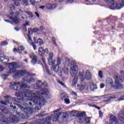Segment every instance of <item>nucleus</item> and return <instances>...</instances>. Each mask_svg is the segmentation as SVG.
I'll list each match as a JSON object with an SVG mask.
<instances>
[{"instance_id":"obj_1","label":"nucleus","mask_w":124,"mask_h":124,"mask_svg":"<svg viewBox=\"0 0 124 124\" xmlns=\"http://www.w3.org/2000/svg\"><path fill=\"white\" fill-rule=\"evenodd\" d=\"M34 82V78L31 77H25L23 78V82H16L13 85L14 90H16L15 95L17 97H21V100H29L30 105H44L46 101L44 96L49 95V91L45 88L43 89L39 92L37 91H31L26 89L27 83Z\"/></svg>"},{"instance_id":"obj_2","label":"nucleus","mask_w":124,"mask_h":124,"mask_svg":"<svg viewBox=\"0 0 124 124\" xmlns=\"http://www.w3.org/2000/svg\"><path fill=\"white\" fill-rule=\"evenodd\" d=\"M7 112H8V109L6 108H4L2 104L0 102V121L2 122L1 124L0 123V124H8L9 122H11V123H14V122H17V121H18L17 117L14 115H12L8 119L2 114V113L6 114Z\"/></svg>"},{"instance_id":"obj_3","label":"nucleus","mask_w":124,"mask_h":124,"mask_svg":"<svg viewBox=\"0 0 124 124\" xmlns=\"http://www.w3.org/2000/svg\"><path fill=\"white\" fill-rule=\"evenodd\" d=\"M119 73L121 76L117 75L114 77L115 85H113V88L117 90H119V89H123L124 88V85H123L120 82H121L122 83H124V71L121 70Z\"/></svg>"},{"instance_id":"obj_4","label":"nucleus","mask_w":124,"mask_h":124,"mask_svg":"<svg viewBox=\"0 0 124 124\" xmlns=\"http://www.w3.org/2000/svg\"><path fill=\"white\" fill-rule=\"evenodd\" d=\"M78 76L80 78L81 82H84V80L90 81L92 79V74L89 71H86L85 72L78 73Z\"/></svg>"},{"instance_id":"obj_5","label":"nucleus","mask_w":124,"mask_h":124,"mask_svg":"<svg viewBox=\"0 0 124 124\" xmlns=\"http://www.w3.org/2000/svg\"><path fill=\"white\" fill-rule=\"evenodd\" d=\"M16 99L15 98H12L10 96H7L6 97L5 101H0L1 104L3 105H7V104H16Z\"/></svg>"},{"instance_id":"obj_6","label":"nucleus","mask_w":124,"mask_h":124,"mask_svg":"<svg viewBox=\"0 0 124 124\" xmlns=\"http://www.w3.org/2000/svg\"><path fill=\"white\" fill-rule=\"evenodd\" d=\"M19 109H21V112L18 113L19 116H20L21 117H23L24 116V113H27V112H29V111H31V110H32V109L31 108H29L28 107V104L26 105H21L19 106Z\"/></svg>"},{"instance_id":"obj_7","label":"nucleus","mask_w":124,"mask_h":124,"mask_svg":"<svg viewBox=\"0 0 124 124\" xmlns=\"http://www.w3.org/2000/svg\"><path fill=\"white\" fill-rule=\"evenodd\" d=\"M16 65H17V63H16L15 62H13L12 63L7 64V66L8 67L7 73L9 74L13 73V72L15 71V68L17 67Z\"/></svg>"},{"instance_id":"obj_8","label":"nucleus","mask_w":124,"mask_h":124,"mask_svg":"<svg viewBox=\"0 0 124 124\" xmlns=\"http://www.w3.org/2000/svg\"><path fill=\"white\" fill-rule=\"evenodd\" d=\"M78 70L79 68H78V66L75 65H72L70 71V74L72 75V76H73V77H76Z\"/></svg>"},{"instance_id":"obj_9","label":"nucleus","mask_w":124,"mask_h":124,"mask_svg":"<svg viewBox=\"0 0 124 124\" xmlns=\"http://www.w3.org/2000/svg\"><path fill=\"white\" fill-rule=\"evenodd\" d=\"M21 1L22 4L23 5H29V2H30L31 4L32 5H34L35 4V2H41V0H20ZM28 0L29 2H28Z\"/></svg>"},{"instance_id":"obj_10","label":"nucleus","mask_w":124,"mask_h":124,"mask_svg":"<svg viewBox=\"0 0 124 124\" xmlns=\"http://www.w3.org/2000/svg\"><path fill=\"white\" fill-rule=\"evenodd\" d=\"M25 74H26V71L23 70H18L15 72L13 77L14 78H15V79H17V78H19V77L24 76Z\"/></svg>"},{"instance_id":"obj_11","label":"nucleus","mask_w":124,"mask_h":124,"mask_svg":"<svg viewBox=\"0 0 124 124\" xmlns=\"http://www.w3.org/2000/svg\"><path fill=\"white\" fill-rule=\"evenodd\" d=\"M53 58H54V54L52 52L49 53L47 59L48 63L49 65H53L56 63V61L53 60Z\"/></svg>"},{"instance_id":"obj_12","label":"nucleus","mask_w":124,"mask_h":124,"mask_svg":"<svg viewBox=\"0 0 124 124\" xmlns=\"http://www.w3.org/2000/svg\"><path fill=\"white\" fill-rule=\"evenodd\" d=\"M30 59H31L32 60L31 61V63L33 64V65H34L37 62V57L34 55L33 53H31L30 55Z\"/></svg>"},{"instance_id":"obj_13","label":"nucleus","mask_w":124,"mask_h":124,"mask_svg":"<svg viewBox=\"0 0 124 124\" xmlns=\"http://www.w3.org/2000/svg\"><path fill=\"white\" fill-rule=\"evenodd\" d=\"M51 69L56 73H62V67L58 65L53 66Z\"/></svg>"},{"instance_id":"obj_14","label":"nucleus","mask_w":124,"mask_h":124,"mask_svg":"<svg viewBox=\"0 0 124 124\" xmlns=\"http://www.w3.org/2000/svg\"><path fill=\"white\" fill-rule=\"evenodd\" d=\"M110 120L109 124H118V119L115 116L112 114L110 115Z\"/></svg>"},{"instance_id":"obj_15","label":"nucleus","mask_w":124,"mask_h":124,"mask_svg":"<svg viewBox=\"0 0 124 124\" xmlns=\"http://www.w3.org/2000/svg\"><path fill=\"white\" fill-rule=\"evenodd\" d=\"M46 7L48 10H52V9H55L57 7V4L52 3H47L46 5Z\"/></svg>"},{"instance_id":"obj_16","label":"nucleus","mask_w":124,"mask_h":124,"mask_svg":"<svg viewBox=\"0 0 124 124\" xmlns=\"http://www.w3.org/2000/svg\"><path fill=\"white\" fill-rule=\"evenodd\" d=\"M28 40V42L30 44V45H31L32 46L34 50H36V46L35 45H34V43L32 42V39H31V37L30 35V34L27 35Z\"/></svg>"},{"instance_id":"obj_17","label":"nucleus","mask_w":124,"mask_h":124,"mask_svg":"<svg viewBox=\"0 0 124 124\" xmlns=\"http://www.w3.org/2000/svg\"><path fill=\"white\" fill-rule=\"evenodd\" d=\"M77 89L79 90V91H83V90H88L89 89V85L88 84H85L82 85L78 84L77 85Z\"/></svg>"},{"instance_id":"obj_18","label":"nucleus","mask_w":124,"mask_h":124,"mask_svg":"<svg viewBox=\"0 0 124 124\" xmlns=\"http://www.w3.org/2000/svg\"><path fill=\"white\" fill-rule=\"evenodd\" d=\"M106 86H113L114 85V80L110 78H107L106 79Z\"/></svg>"},{"instance_id":"obj_19","label":"nucleus","mask_w":124,"mask_h":124,"mask_svg":"<svg viewBox=\"0 0 124 124\" xmlns=\"http://www.w3.org/2000/svg\"><path fill=\"white\" fill-rule=\"evenodd\" d=\"M25 50V47L22 45H20L19 46V47L17 48V49L16 48H15L13 50L14 53H19V54L21 53L20 52V50L21 51H24Z\"/></svg>"},{"instance_id":"obj_20","label":"nucleus","mask_w":124,"mask_h":124,"mask_svg":"<svg viewBox=\"0 0 124 124\" xmlns=\"http://www.w3.org/2000/svg\"><path fill=\"white\" fill-rule=\"evenodd\" d=\"M34 41L36 44H38L39 46H42V45L44 44L43 40H42L41 38H38L37 40H36V39L34 38Z\"/></svg>"},{"instance_id":"obj_21","label":"nucleus","mask_w":124,"mask_h":124,"mask_svg":"<svg viewBox=\"0 0 124 124\" xmlns=\"http://www.w3.org/2000/svg\"><path fill=\"white\" fill-rule=\"evenodd\" d=\"M43 62L45 64V66H43L44 71H46V73L48 74V75H51V73H50V71H49V69L48 68V66L45 65V62H46V60L44 59H43Z\"/></svg>"},{"instance_id":"obj_22","label":"nucleus","mask_w":124,"mask_h":124,"mask_svg":"<svg viewBox=\"0 0 124 124\" xmlns=\"http://www.w3.org/2000/svg\"><path fill=\"white\" fill-rule=\"evenodd\" d=\"M9 18L12 20L13 23H14V24H19V23H20L21 22V20L18 18H17V17L16 18H13L11 16H10L9 17Z\"/></svg>"},{"instance_id":"obj_23","label":"nucleus","mask_w":124,"mask_h":124,"mask_svg":"<svg viewBox=\"0 0 124 124\" xmlns=\"http://www.w3.org/2000/svg\"><path fill=\"white\" fill-rule=\"evenodd\" d=\"M77 121L79 124H83L85 122V117L78 116L77 118Z\"/></svg>"},{"instance_id":"obj_24","label":"nucleus","mask_w":124,"mask_h":124,"mask_svg":"<svg viewBox=\"0 0 124 124\" xmlns=\"http://www.w3.org/2000/svg\"><path fill=\"white\" fill-rule=\"evenodd\" d=\"M29 34H31V32H39V29L37 28H34L31 31V29L30 28L28 29Z\"/></svg>"},{"instance_id":"obj_25","label":"nucleus","mask_w":124,"mask_h":124,"mask_svg":"<svg viewBox=\"0 0 124 124\" xmlns=\"http://www.w3.org/2000/svg\"><path fill=\"white\" fill-rule=\"evenodd\" d=\"M97 89V87L96 86V84L94 83H91L90 84V90L91 91H94V90H96Z\"/></svg>"},{"instance_id":"obj_26","label":"nucleus","mask_w":124,"mask_h":124,"mask_svg":"<svg viewBox=\"0 0 124 124\" xmlns=\"http://www.w3.org/2000/svg\"><path fill=\"white\" fill-rule=\"evenodd\" d=\"M38 53L40 56H43L44 55V49L43 47H39L38 48Z\"/></svg>"},{"instance_id":"obj_27","label":"nucleus","mask_w":124,"mask_h":124,"mask_svg":"<svg viewBox=\"0 0 124 124\" xmlns=\"http://www.w3.org/2000/svg\"><path fill=\"white\" fill-rule=\"evenodd\" d=\"M116 7H118V8H120V7H121V5H120V6H118L116 5V2H114L109 6L110 9H115Z\"/></svg>"},{"instance_id":"obj_28","label":"nucleus","mask_w":124,"mask_h":124,"mask_svg":"<svg viewBox=\"0 0 124 124\" xmlns=\"http://www.w3.org/2000/svg\"><path fill=\"white\" fill-rule=\"evenodd\" d=\"M10 7L11 10L9 11V13L10 14H11V15H13V14H14V13L13 12V11H12V10H14V9H15V6H14V5H11Z\"/></svg>"},{"instance_id":"obj_29","label":"nucleus","mask_w":124,"mask_h":124,"mask_svg":"<svg viewBox=\"0 0 124 124\" xmlns=\"http://www.w3.org/2000/svg\"><path fill=\"white\" fill-rule=\"evenodd\" d=\"M3 61H7L8 62V57L7 56H3L0 58V62H3Z\"/></svg>"},{"instance_id":"obj_30","label":"nucleus","mask_w":124,"mask_h":124,"mask_svg":"<svg viewBox=\"0 0 124 124\" xmlns=\"http://www.w3.org/2000/svg\"><path fill=\"white\" fill-rule=\"evenodd\" d=\"M28 26H30V24L28 22H26V24L23 25L22 28L24 30V31H28L27 30V27H28Z\"/></svg>"},{"instance_id":"obj_31","label":"nucleus","mask_w":124,"mask_h":124,"mask_svg":"<svg viewBox=\"0 0 124 124\" xmlns=\"http://www.w3.org/2000/svg\"><path fill=\"white\" fill-rule=\"evenodd\" d=\"M67 95L65 93H61L60 94V97L62 100L65 99V98H67Z\"/></svg>"},{"instance_id":"obj_32","label":"nucleus","mask_w":124,"mask_h":124,"mask_svg":"<svg viewBox=\"0 0 124 124\" xmlns=\"http://www.w3.org/2000/svg\"><path fill=\"white\" fill-rule=\"evenodd\" d=\"M60 64H62V59L60 57H58L57 60L56 65L60 66Z\"/></svg>"},{"instance_id":"obj_33","label":"nucleus","mask_w":124,"mask_h":124,"mask_svg":"<svg viewBox=\"0 0 124 124\" xmlns=\"http://www.w3.org/2000/svg\"><path fill=\"white\" fill-rule=\"evenodd\" d=\"M78 81V79H77V77H75L73 80V82H72V85L73 86H75V85H76L77 84V82Z\"/></svg>"},{"instance_id":"obj_34","label":"nucleus","mask_w":124,"mask_h":124,"mask_svg":"<svg viewBox=\"0 0 124 124\" xmlns=\"http://www.w3.org/2000/svg\"><path fill=\"white\" fill-rule=\"evenodd\" d=\"M115 5H117V6H120V7L119 8L118 7H116V9H121V8H122V7H123V6H124V5L121 3H116L115 2Z\"/></svg>"},{"instance_id":"obj_35","label":"nucleus","mask_w":124,"mask_h":124,"mask_svg":"<svg viewBox=\"0 0 124 124\" xmlns=\"http://www.w3.org/2000/svg\"><path fill=\"white\" fill-rule=\"evenodd\" d=\"M62 71H63L65 74H68V72H69L68 69L67 68H64L63 69H62Z\"/></svg>"},{"instance_id":"obj_36","label":"nucleus","mask_w":124,"mask_h":124,"mask_svg":"<svg viewBox=\"0 0 124 124\" xmlns=\"http://www.w3.org/2000/svg\"><path fill=\"white\" fill-rule=\"evenodd\" d=\"M84 120H85L84 122H85L86 124H88L90 123V122H91V118L90 117H84Z\"/></svg>"},{"instance_id":"obj_37","label":"nucleus","mask_w":124,"mask_h":124,"mask_svg":"<svg viewBox=\"0 0 124 124\" xmlns=\"http://www.w3.org/2000/svg\"><path fill=\"white\" fill-rule=\"evenodd\" d=\"M64 100L66 104H69V103H70V100H69L68 98H65L64 99Z\"/></svg>"},{"instance_id":"obj_38","label":"nucleus","mask_w":124,"mask_h":124,"mask_svg":"<svg viewBox=\"0 0 124 124\" xmlns=\"http://www.w3.org/2000/svg\"><path fill=\"white\" fill-rule=\"evenodd\" d=\"M39 88H41V86L39 84H35L34 85V88L36 90L37 89H39Z\"/></svg>"},{"instance_id":"obj_39","label":"nucleus","mask_w":124,"mask_h":124,"mask_svg":"<svg viewBox=\"0 0 124 124\" xmlns=\"http://www.w3.org/2000/svg\"><path fill=\"white\" fill-rule=\"evenodd\" d=\"M86 115V112H83L78 113V117H85V115Z\"/></svg>"},{"instance_id":"obj_40","label":"nucleus","mask_w":124,"mask_h":124,"mask_svg":"<svg viewBox=\"0 0 124 124\" xmlns=\"http://www.w3.org/2000/svg\"><path fill=\"white\" fill-rule=\"evenodd\" d=\"M65 62L66 65H68V64H69V63H70L69 59L68 58H65Z\"/></svg>"},{"instance_id":"obj_41","label":"nucleus","mask_w":124,"mask_h":124,"mask_svg":"<svg viewBox=\"0 0 124 124\" xmlns=\"http://www.w3.org/2000/svg\"><path fill=\"white\" fill-rule=\"evenodd\" d=\"M8 43L6 41L2 42L0 43L1 46H5V45H7Z\"/></svg>"},{"instance_id":"obj_42","label":"nucleus","mask_w":124,"mask_h":124,"mask_svg":"<svg viewBox=\"0 0 124 124\" xmlns=\"http://www.w3.org/2000/svg\"><path fill=\"white\" fill-rule=\"evenodd\" d=\"M102 74H103L102 71H99V73H98V76H99V77H100V78H103V77L102 76Z\"/></svg>"},{"instance_id":"obj_43","label":"nucleus","mask_w":124,"mask_h":124,"mask_svg":"<svg viewBox=\"0 0 124 124\" xmlns=\"http://www.w3.org/2000/svg\"><path fill=\"white\" fill-rule=\"evenodd\" d=\"M107 97V95H104L102 96H99V99H102L103 98H106Z\"/></svg>"},{"instance_id":"obj_44","label":"nucleus","mask_w":124,"mask_h":124,"mask_svg":"<svg viewBox=\"0 0 124 124\" xmlns=\"http://www.w3.org/2000/svg\"><path fill=\"white\" fill-rule=\"evenodd\" d=\"M14 4L16 5V6H20V2L18 1H16L14 2Z\"/></svg>"},{"instance_id":"obj_45","label":"nucleus","mask_w":124,"mask_h":124,"mask_svg":"<svg viewBox=\"0 0 124 124\" xmlns=\"http://www.w3.org/2000/svg\"><path fill=\"white\" fill-rule=\"evenodd\" d=\"M26 13H27V14H28V15L29 16V17L30 18H32V17H33V15H32V14L31 13V12H27Z\"/></svg>"},{"instance_id":"obj_46","label":"nucleus","mask_w":124,"mask_h":124,"mask_svg":"<svg viewBox=\"0 0 124 124\" xmlns=\"http://www.w3.org/2000/svg\"><path fill=\"white\" fill-rule=\"evenodd\" d=\"M109 98L112 99H114V98H116L118 97V95H113L112 96H109Z\"/></svg>"},{"instance_id":"obj_47","label":"nucleus","mask_w":124,"mask_h":124,"mask_svg":"<svg viewBox=\"0 0 124 124\" xmlns=\"http://www.w3.org/2000/svg\"><path fill=\"white\" fill-rule=\"evenodd\" d=\"M58 82L59 83V84H60V85H61V86H62V87H65V85H64V84L63 83H62V82L58 80Z\"/></svg>"},{"instance_id":"obj_48","label":"nucleus","mask_w":124,"mask_h":124,"mask_svg":"<svg viewBox=\"0 0 124 124\" xmlns=\"http://www.w3.org/2000/svg\"><path fill=\"white\" fill-rule=\"evenodd\" d=\"M115 0H104V1H105L107 3H110V2H112V1H114Z\"/></svg>"},{"instance_id":"obj_49","label":"nucleus","mask_w":124,"mask_h":124,"mask_svg":"<svg viewBox=\"0 0 124 124\" xmlns=\"http://www.w3.org/2000/svg\"><path fill=\"white\" fill-rule=\"evenodd\" d=\"M21 20H25L24 22H26V21H27V16H22L21 17Z\"/></svg>"},{"instance_id":"obj_50","label":"nucleus","mask_w":124,"mask_h":124,"mask_svg":"<svg viewBox=\"0 0 124 124\" xmlns=\"http://www.w3.org/2000/svg\"><path fill=\"white\" fill-rule=\"evenodd\" d=\"M99 114L100 118H102L103 117V113H102V111L100 110L99 111Z\"/></svg>"},{"instance_id":"obj_51","label":"nucleus","mask_w":124,"mask_h":124,"mask_svg":"<svg viewBox=\"0 0 124 124\" xmlns=\"http://www.w3.org/2000/svg\"><path fill=\"white\" fill-rule=\"evenodd\" d=\"M74 1V0H67V3H72Z\"/></svg>"},{"instance_id":"obj_52","label":"nucleus","mask_w":124,"mask_h":124,"mask_svg":"<svg viewBox=\"0 0 124 124\" xmlns=\"http://www.w3.org/2000/svg\"><path fill=\"white\" fill-rule=\"evenodd\" d=\"M43 30H44V29L43 28V27L41 26L40 28V29H39V32H42V31H43Z\"/></svg>"},{"instance_id":"obj_53","label":"nucleus","mask_w":124,"mask_h":124,"mask_svg":"<svg viewBox=\"0 0 124 124\" xmlns=\"http://www.w3.org/2000/svg\"><path fill=\"white\" fill-rule=\"evenodd\" d=\"M40 9H42V10H43V9H45L46 6H40L39 7Z\"/></svg>"},{"instance_id":"obj_54","label":"nucleus","mask_w":124,"mask_h":124,"mask_svg":"<svg viewBox=\"0 0 124 124\" xmlns=\"http://www.w3.org/2000/svg\"><path fill=\"white\" fill-rule=\"evenodd\" d=\"M104 87H105V85L104 84L102 83L100 84L101 89H103V88H104Z\"/></svg>"},{"instance_id":"obj_55","label":"nucleus","mask_w":124,"mask_h":124,"mask_svg":"<svg viewBox=\"0 0 124 124\" xmlns=\"http://www.w3.org/2000/svg\"><path fill=\"white\" fill-rule=\"evenodd\" d=\"M44 51V53H46V54H48L49 53V51H48V48H46Z\"/></svg>"},{"instance_id":"obj_56","label":"nucleus","mask_w":124,"mask_h":124,"mask_svg":"<svg viewBox=\"0 0 124 124\" xmlns=\"http://www.w3.org/2000/svg\"><path fill=\"white\" fill-rule=\"evenodd\" d=\"M3 67L2 66H0V71H3Z\"/></svg>"},{"instance_id":"obj_57","label":"nucleus","mask_w":124,"mask_h":124,"mask_svg":"<svg viewBox=\"0 0 124 124\" xmlns=\"http://www.w3.org/2000/svg\"><path fill=\"white\" fill-rule=\"evenodd\" d=\"M35 14L37 16V17H38V18H39V14H38V13L35 12Z\"/></svg>"},{"instance_id":"obj_58","label":"nucleus","mask_w":124,"mask_h":124,"mask_svg":"<svg viewBox=\"0 0 124 124\" xmlns=\"http://www.w3.org/2000/svg\"><path fill=\"white\" fill-rule=\"evenodd\" d=\"M52 40L53 41L54 44H55V45L57 46V43H56V42H55V38H53Z\"/></svg>"},{"instance_id":"obj_59","label":"nucleus","mask_w":124,"mask_h":124,"mask_svg":"<svg viewBox=\"0 0 124 124\" xmlns=\"http://www.w3.org/2000/svg\"><path fill=\"white\" fill-rule=\"evenodd\" d=\"M88 106H89V107H94V106L93 105H92L91 104H89Z\"/></svg>"},{"instance_id":"obj_60","label":"nucleus","mask_w":124,"mask_h":124,"mask_svg":"<svg viewBox=\"0 0 124 124\" xmlns=\"http://www.w3.org/2000/svg\"><path fill=\"white\" fill-rule=\"evenodd\" d=\"M15 30L16 31H19V28L16 27L15 28Z\"/></svg>"},{"instance_id":"obj_61","label":"nucleus","mask_w":124,"mask_h":124,"mask_svg":"<svg viewBox=\"0 0 124 124\" xmlns=\"http://www.w3.org/2000/svg\"><path fill=\"white\" fill-rule=\"evenodd\" d=\"M59 111H61V109H58L55 110L54 112H55V113H57V112H59Z\"/></svg>"},{"instance_id":"obj_62","label":"nucleus","mask_w":124,"mask_h":124,"mask_svg":"<svg viewBox=\"0 0 124 124\" xmlns=\"http://www.w3.org/2000/svg\"><path fill=\"white\" fill-rule=\"evenodd\" d=\"M24 54L25 55H27L28 54V51H24Z\"/></svg>"},{"instance_id":"obj_63","label":"nucleus","mask_w":124,"mask_h":124,"mask_svg":"<svg viewBox=\"0 0 124 124\" xmlns=\"http://www.w3.org/2000/svg\"><path fill=\"white\" fill-rule=\"evenodd\" d=\"M72 113L74 114V113H76V111L75 110H73V111H72Z\"/></svg>"},{"instance_id":"obj_64","label":"nucleus","mask_w":124,"mask_h":124,"mask_svg":"<svg viewBox=\"0 0 124 124\" xmlns=\"http://www.w3.org/2000/svg\"><path fill=\"white\" fill-rule=\"evenodd\" d=\"M24 61L25 62H26L27 63H28V59L24 60Z\"/></svg>"}]
</instances>
